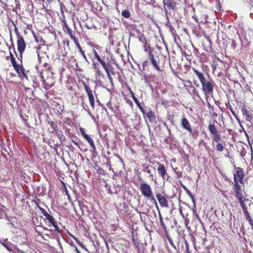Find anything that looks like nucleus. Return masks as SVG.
<instances>
[{"label":"nucleus","mask_w":253,"mask_h":253,"mask_svg":"<svg viewBox=\"0 0 253 253\" xmlns=\"http://www.w3.org/2000/svg\"><path fill=\"white\" fill-rule=\"evenodd\" d=\"M214 85V82L211 80H206L201 84L202 90L206 97L213 93Z\"/></svg>","instance_id":"nucleus-1"},{"label":"nucleus","mask_w":253,"mask_h":253,"mask_svg":"<svg viewBox=\"0 0 253 253\" xmlns=\"http://www.w3.org/2000/svg\"><path fill=\"white\" fill-rule=\"evenodd\" d=\"M208 129L211 134L212 135L211 137L212 139V144H213V142L219 143L221 140V136L218 133L215 126L212 124H210L208 126Z\"/></svg>","instance_id":"nucleus-2"},{"label":"nucleus","mask_w":253,"mask_h":253,"mask_svg":"<svg viewBox=\"0 0 253 253\" xmlns=\"http://www.w3.org/2000/svg\"><path fill=\"white\" fill-rule=\"evenodd\" d=\"M139 189L142 195L145 198H148L153 194L152 189L150 185L146 183H142L139 186Z\"/></svg>","instance_id":"nucleus-3"},{"label":"nucleus","mask_w":253,"mask_h":253,"mask_svg":"<svg viewBox=\"0 0 253 253\" xmlns=\"http://www.w3.org/2000/svg\"><path fill=\"white\" fill-rule=\"evenodd\" d=\"M157 164L158 165V168H157L158 173L162 177L163 180H168L169 176L167 173L164 165L160 163H158Z\"/></svg>","instance_id":"nucleus-4"},{"label":"nucleus","mask_w":253,"mask_h":253,"mask_svg":"<svg viewBox=\"0 0 253 253\" xmlns=\"http://www.w3.org/2000/svg\"><path fill=\"white\" fill-rule=\"evenodd\" d=\"M234 180L235 182L234 189L236 194V197L238 200H241V198H243V196L242 192L241 186L238 183L237 178H236V174L234 175Z\"/></svg>","instance_id":"nucleus-5"},{"label":"nucleus","mask_w":253,"mask_h":253,"mask_svg":"<svg viewBox=\"0 0 253 253\" xmlns=\"http://www.w3.org/2000/svg\"><path fill=\"white\" fill-rule=\"evenodd\" d=\"M148 58L150 60L154 68L157 71H160L161 69L159 65V59L154 57L153 54L150 51H148Z\"/></svg>","instance_id":"nucleus-6"},{"label":"nucleus","mask_w":253,"mask_h":253,"mask_svg":"<svg viewBox=\"0 0 253 253\" xmlns=\"http://www.w3.org/2000/svg\"><path fill=\"white\" fill-rule=\"evenodd\" d=\"M17 49L19 53H23L26 48V42L23 37H20L17 39Z\"/></svg>","instance_id":"nucleus-7"},{"label":"nucleus","mask_w":253,"mask_h":253,"mask_svg":"<svg viewBox=\"0 0 253 253\" xmlns=\"http://www.w3.org/2000/svg\"><path fill=\"white\" fill-rule=\"evenodd\" d=\"M185 89L191 94H196V91L195 88L192 85V83L190 81H187L184 85Z\"/></svg>","instance_id":"nucleus-8"},{"label":"nucleus","mask_w":253,"mask_h":253,"mask_svg":"<svg viewBox=\"0 0 253 253\" xmlns=\"http://www.w3.org/2000/svg\"><path fill=\"white\" fill-rule=\"evenodd\" d=\"M181 125L184 129L188 130L190 133H192V129L191 128L190 123L185 117H183L182 118Z\"/></svg>","instance_id":"nucleus-9"},{"label":"nucleus","mask_w":253,"mask_h":253,"mask_svg":"<svg viewBox=\"0 0 253 253\" xmlns=\"http://www.w3.org/2000/svg\"><path fill=\"white\" fill-rule=\"evenodd\" d=\"M163 2L164 4V8L166 12L167 11L166 6L168 9L172 10H173L175 7V2L173 0H163Z\"/></svg>","instance_id":"nucleus-10"},{"label":"nucleus","mask_w":253,"mask_h":253,"mask_svg":"<svg viewBox=\"0 0 253 253\" xmlns=\"http://www.w3.org/2000/svg\"><path fill=\"white\" fill-rule=\"evenodd\" d=\"M156 197L160 206L162 207H168V204L166 198L159 193L156 194Z\"/></svg>","instance_id":"nucleus-11"},{"label":"nucleus","mask_w":253,"mask_h":253,"mask_svg":"<svg viewBox=\"0 0 253 253\" xmlns=\"http://www.w3.org/2000/svg\"><path fill=\"white\" fill-rule=\"evenodd\" d=\"M105 70L107 75H110L111 74L114 75V68L110 63L106 64L105 62L102 66Z\"/></svg>","instance_id":"nucleus-12"},{"label":"nucleus","mask_w":253,"mask_h":253,"mask_svg":"<svg viewBox=\"0 0 253 253\" xmlns=\"http://www.w3.org/2000/svg\"><path fill=\"white\" fill-rule=\"evenodd\" d=\"M193 70L194 74L196 75V77L200 81L201 84H202L207 80L203 73L200 72L199 71L195 68H193Z\"/></svg>","instance_id":"nucleus-13"},{"label":"nucleus","mask_w":253,"mask_h":253,"mask_svg":"<svg viewBox=\"0 0 253 253\" xmlns=\"http://www.w3.org/2000/svg\"><path fill=\"white\" fill-rule=\"evenodd\" d=\"M64 28L66 29V30L67 31V33L69 34V35L70 36L71 38L74 41L75 43H77V42H78V40L76 38L74 33V31H73L71 29H70L67 25L66 24L65 21H64Z\"/></svg>","instance_id":"nucleus-14"},{"label":"nucleus","mask_w":253,"mask_h":253,"mask_svg":"<svg viewBox=\"0 0 253 253\" xmlns=\"http://www.w3.org/2000/svg\"><path fill=\"white\" fill-rule=\"evenodd\" d=\"M39 209L40 210L42 214L46 217V218L48 220V222H51L53 221V216L49 214L46 210L44 209L39 207Z\"/></svg>","instance_id":"nucleus-15"},{"label":"nucleus","mask_w":253,"mask_h":253,"mask_svg":"<svg viewBox=\"0 0 253 253\" xmlns=\"http://www.w3.org/2000/svg\"><path fill=\"white\" fill-rule=\"evenodd\" d=\"M13 68L16 73L19 75V77H21V73L23 72H24V71L25 70L22 63L21 64H17L16 66L13 67Z\"/></svg>","instance_id":"nucleus-16"},{"label":"nucleus","mask_w":253,"mask_h":253,"mask_svg":"<svg viewBox=\"0 0 253 253\" xmlns=\"http://www.w3.org/2000/svg\"><path fill=\"white\" fill-rule=\"evenodd\" d=\"M43 66L44 68V69L43 70V71H42L40 73V77L43 81V82L45 81V78L44 76V73L45 72H47V70L50 68L49 65L47 63H44Z\"/></svg>","instance_id":"nucleus-17"},{"label":"nucleus","mask_w":253,"mask_h":253,"mask_svg":"<svg viewBox=\"0 0 253 253\" xmlns=\"http://www.w3.org/2000/svg\"><path fill=\"white\" fill-rule=\"evenodd\" d=\"M6 241H7V239H4V242H2L0 240V244L2 245L8 251L10 252H12L13 250L10 246V245H11L12 244L9 242L8 243H5V242Z\"/></svg>","instance_id":"nucleus-18"},{"label":"nucleus","mask_w":253,"mask_h":253,"mask_svg":"<svg viewBox=\"0 0 253 253\" xmlns=\"http://www.w3.org/2000/svg\"><path fill=\"white\" fill-rule=\"evenodd\" d=\"M243 115L246 116L247 117V120L249 121H251L253 119V114L247 110L246 109L244 108L243 109Z\"/></svg>","instance_id":"nucleus-19"},{"label":"nucleus","mask_w":253,"mask_h":253,"mask_svg":"<svg viewBox=\"0 0 253 253\" xmlns=\"http://www.w3.org/2000/svg\"><path fill=\"white\" fill-rule=\"evenodd\" d=\"M239 179V181L242 183L243 181L244 172L241 168H238L237 171V174L236 175Z\"/></svg>","instance_id":"nucleus-20"},{"label":"nucleus","mask_w":253,"mask_h":253,"mask_svg":"<svg viewBox=\"0 0 253 253\" xmlns=\"http://www.w3.org/2000/svg\"><path fill=\"white\" fill-rule=\"evenodd\" d=\"M146 116L150 122H152L155 119L154 113L150 109H149V110L146 113Z\"/></svg>","instance_id":"nucleus-21"},{"label":"nucleus","mask_w":253,"mask_h":253,"mask_svg":"<svg viewBox=\"0 0 253 253\" xmlns=\"http://www.w3.org/2000/svg\"><path fill=\"white\" fill-rule=\"evenodd\" d=\"M90 104L93 109L94 108V99L92 92L87 94Z\"/></svg>","instance_id":"nucleus-22"},{"label":"nucleus","mask_w":253,"mask_h":253,"mask_svg":"<svg viewBox=\"0 0 253 253\" xmlns=\"http://www.w3.org/2000/svg\"><path fill=\"white\" fill-rule=\"evenodd\" d=\"M92 66L94 68V70L96 75L98 76H101V72L99 69V65L98 64L93 63Z\"/></svg>","instance_id":"nucleus-23"},{"label":"nucleus","mask_w":253,"mask_h":253,"mask_svg":"<svg viewBox=\"0 0 253 253\" xmlns=\"http://www.w3.org/2000/svg\"><path fill=\"white\" fill-rule=\"evenodd\" d=\"M144 170L149 174V176L150 177L151 180L153 181H156V178L151 172V170L149 169L148 167H145L144 169Z\"/></svg>","instance_id":"nucleus-24"},{"label":"nucleus","mask_w":253,"mask_h":253,"mask_svg":"<svg viewBox=\"0 0 253 253\" xmlns=\"http://www.w3.org/2000/svg\"><path fill=\"white\" fill-rule=\"evenodd\" d=\"M199 18V23H205L207 22L208 16L205 14H201Z\"/></svg>","instance_id":"nucleus-25"},{"label":"nucleus","mask_w":253,"mask_h":253,"mask_svg":"<svg viewBox=\"0 0 253 253\" xmlns=\"http://www.w3.org/2000/svg\"><path fill=\"white\" fill-rule=\"evenodd\" d=\"M59 3L60 4V11H61V16H60V19L61 22V24L63 26V3L60 1V0H58Z\"/></svg>","instance_id":"nucleus-26"},{"label":"nucleus","mask_w":253,"mask_h":253,"mask_svg":"<svg viewBox=\"0 0 253 253\" xmlns=\"http://www.w3.org/2000/svg\"><path fill=\"white\" fill-rule=\"evenodd\" d=\"M75 44H76L77 46L78 47V48L79 49V50L80 53L81 54V55L83 56V58L85 60V61H87V60L86 57L84 54V51L83 50L81 46H80L79 42H77V43Z\"/></svg>","instance_id":"nucleus-27"},{"label":"nucleus","mask_w":253,"mask_h":253,"mask_svg":"<svg viewBox=\"0 0 253 253\" xmlns=\"http://www.w3.org/2000/svg\"><path fill=\"white\" fill-rule=\"evenodd\" d=\"M80 129L83 136L84 137V139H85L87 141V142L90 141L89 140L91 139V137H89L87 134H86V133L85 132L83 128H80Z\"/></svg>","instance_id":"nucleus-28"},{"label":"nucleus","mask_w":253,"mask_h":253,"mask_svg":"<svg viewBox=\"0 0 253 253\" xmlns=\"http://www.w3.org/2000/svg\"><path fill=\"white\" fill-rule=\"evenodd\" d=\"M183 188L185 190L187 194L189 195V196L191 198V199L192 200V202L195 203V199L194 196L192 195V194L191 193V192L187 188V187L185 186L182 185Z\"/></svg>","instance_id":"nucleus-29"},{"label":"nucleus","mask_w":253,"mask_h":253,"mask_svg":"<svg viewBox=\"0 0 253 253\" xmlns=\"http://www.w3.org/2000/svg\"><path fill=\"white\" fill-rule=\"evenodd\" d=\"M159 219H160V224H161V226L162 227L163 229L166 231L167 230V226L166 225H165L164 221H163V217L161 215V214L160 213V211H159Z\"/></svg>","instance_id":"nucleus-30"},{"label":"nucleus","mask_w":253,"mask_h":253,"mask_svg":"<svg viewBox=\"0 0 253 253\" xmlns=\"http://www.w3.org/2000/svg\"><path fill=\"white\" fill-rule=\"evenodd\" d=\"M147 199L149 200L152 203L154 204L157 207V208L158 209L157 203L155 197H154L153 194L149 196L148 198H147Z\"/></svg>","instance_id":"nucleus-31"},{"label":"nucleus","mask_w":253,"mask_h":253,"mask_svg":"<svg viewBox=\"0 0 253 253\" xmlns=\"http://www.w3.org/2000/svg\"><path fill=\"white\" fill-rule=\"evenodd\" d=\"M239 201V203L240 204V205L242 207V209L243 210L247 209V208L246 207L247 204L245 202V201H243V198H241V200H238Z\"/></svg>","instance_id":"nucleus-32"},{"label":"nucleus","mask_w":253,"mask_h":253,"mask_svg":"<svg viewBox=\"0 0 253 253\" xmlns=\"http://www.w3.org/2000/svg\"><path fill=\"white\" fill-rule=\"evenodd\" d=\"M122 15L124 17L126 18H129L130 17L129 12L128 11V10H126V9H125L122 11Z\"/></svg>","instance_id":"nucleus-33"},{"label":"nucleus","mask_w":253,"mask_h":253,"mask_svg":"<svg viewBox=\"0 0 253 253\" xmlns=\"http://www.w3.org/2000/svg\"><path fill=\"white\" fill-rule=\"evenodd\" d=\"M13 25L14 26V32L15 33V34L17 36V39L20 38V37H23L20 34L18 28L16 27V26L13 24Z\"/></svg>","instance_id":"nucleus-34"},{"label":"nucleus","mask_w":253,"mask_h":253,"mask_svg":"<svg viewBox=\"0 0 253 253\" xmlns=\"http://www.w3.org/2000/svg\"><path fill=\"white\" fill-rule=\"evenodd\" d=\"M216 149L217 150L221 152L223 150L224 147L222 143H217V144L216 145Z\"/></svg>","instance_id":"nucleus-35"},{"label":"nucleus","mask_w":253,"mask_h":253,"mask_svg":"<svg viewBox=\"0 0 253 253\" xmlns=\"http://www.w3.org/2000/svg\"><path fill=\"white\" fill-rule=\"evenodd\" d=\"M167 239L168 240L169 243H170V244L172 246V247L175 249V250H176V246L174 245L173 241H172V239L170 238V236H169V235H167Z\"/></svg>","instance_id":"nucleus-36"},{"label":"nucleus","mask_w":253,"mask_h":253,"mask_svg":"<svg viewBox=\"0 0 253 253\" xmlns=\"http://www.w3.org/2000/svg\"><path fill=\"white\" fill-rule=\"evenodd\" d=\"M10 61H11V64L13 66V67L14 66H16V65H17V63L16 61V59H15V58L14 57V56H12L11 57H10Z\"/></svg>","instance_id":"nucleus-37"},{"label":"nucleus","mask_w":253,"mask_h":253,"mask_svg":"<svg viewBox=\"0 0 253 253\" xmlns=\"http://www.w3.org/2000/svg\"><path fill=\"white\" fill-rule=\"evenodd\" d=\"M64 193H65V195H67V198L68 199V200L70 202H72V201L71 200V198L70 196L69 195L68 192L67 190L66 187L65 186V185L64 184Z\"/></svg>","instance_id":"nucleus-38"},{"label":"nucleus","mask_w":253,"mask_h":253,"mask_svg":"<svg viewBox=\"0 0 253 253\" xmlns=\"http://www.w3.org/2000/svg\"><path fill=\"white\" fill-rule=\"evenodd\" d=\"M10 41L11 42V45L12 46L13 51L14 53H16V51H15V47H14V44L13 43L12 37V34H11V32H10Z\"/></svg>","instance_id":"nucleus-39"},{"label":"nucleus","mask_w":253,"mask_h":253,"mask_svg":"<svg viewBox=\"0 0 253 253\" xmlns=\"http://www.w3.org/2000/svg\"><path fill=\"white\" fill-rule=\"evenodd\" d=\"M96 59L97 60V61L101 64V65L102 66L105 62L103 61L100 57L99 55H96L95 57Z\"/></svg>","instance_id":"nucleus-40"},{"label":"nucleus","mask_w":253,"mask_h":253,"mask_svg":"<svg viewBox=\"0 0 253 253\" xmlns=\"http://www.w3.org/2000/svg\"><path fill=\"white\" fill-rule=\"evenodd\" d=\"M96 59L97 60V61L101 64V65L102 66L105 62L103 61L100 57L99 55H96L95 57Z\"/></svg>","instance_id":"nucleus-41"},{"label":"nucleus","mask_w":253,"mask_h":253,"mask_svg":"<svg viewBox=\"0 0 253 253\" xmlns=\"http://www.w3.org/2000/svg\"><path fill=\"white\" fill-rule=\"evenodd\" d=\"M137 107L139 108V109L141 110V112L143 114H145V111L143 108V107L141 106V104L139 103V101L137 102V103H136Z\"/></svg>","instance_id":"nucleus-42"},{"label":"nucleus","mask_w":253,"mask_h":253,"mask_svg":"<svg viewBox=\"0 0 253 253\" xmlns=\"http://www.w3.org/2000/svg\"><path fill=\"white\" fill-rule=\"evenodd\" d=\"M15 54L16 55L18 60L20 61L21 63H22V58H23V55H22L23 53H19V55H18L17 53L16 52V53H15Z\"/></svg>","instance_id":"nucleus-43"},{"label":"nucleus","mask_w":253,"mask_h":253,"mask_svg":"<svg viewBox=\"0 0 253 253\" xmlns=\"http://www.w3.org/2000/svg\"><path fill=\"white\" fill-rule=\"evenodd\" d=\"M90 141H89L88 142V143L90 144V146L91 147V148H92V149L93 150H95V145L94 144V142L92 140V139H91V140H89Z\"/></svg>","instance_id":"nucleus-44"},{"label":"nucleus","mask_w":253,"mask_h":253,"mask_svg":"<svg viewBox=\"0 0 253 253\" xmlns=\"http://www.w3.org/2000/svg\"><path fill=\"white\" fill-rule=\"evenodd\" d=\"M90 141H89L88 142V143L90 144V146L91 147V148H92V149L93 150H95V145L94 144V142L92 140V139H91V140H89Z\"/></svg>","instance_id":"nucleus-45"},{"label":"nucleus","mask_w":253,"mask_h":253,"mask_svg":"<svg viewBox=\"0 0 253 253\" xmlns=\"http://www.w3.org/2000/svg\"><path fill=\"white\" fill-rule=\"evenodd\" d=\"M107 106L110 109L112 112L114 111V108L112 106V103L109 101L106 104Z\"/></svg>","instance_id":"nucleus-46"},{"label":"nucleus","mask_w":253,"mask_h":253,"mask_svg":"<svg viewBox=\"0 0 253 253\" xmlns=\"http://www.w3.org/2000/svg\"><path fill=\"white\" fill-rule=\"evenodd\" d=\"M243 211H244V214H245L247 219H248L250 218V217H251L250 216V214L247 211V209L243 210Z\"/></svg>","instance_id":"nucleus-47"},{"label":"nucleus","mask_w":253,"mask_h":253,"mask_svg":"<svg viewBox=\"0 0 253 253\" xmlns=\"http://www.w3.org/2000/svg\"><path fill=\"white\" fill-rule=\"evenodd\" d=\"M59 50H61V51H62V49H60L59 48L58 49V53H57V55L56 56L58 57V58H59V60H61L62 61V62L63 63V59H61V57L62 56H63V55H60L59 54Z\"/></svg>","instance_id":"nucleus-48"},{"label":"nucleus","mask_w":253,"mask_h":253,"mask_svg":"<svg viewBox=\"0 0 253 253\" xmlns=\"http://www.w3.org/2000/svg\"><path fill=\"white\" fill-rule=\"evenodd\" d=\"M84 86L85 90L86 91L87 94L89 93L90 92H92V91L90 89V88L88 86V85H87L86 84H84Z\"/></svg>","instance_id":"nucleus-49"},{"label":"nucleus","mask_w":253,"mask_h":253,"mask_svg":"<svg viewBox=\"0 0 253 253\" xmlns=\"http://www.w3.org/2000/svg\"><path fill=\"white\" fill-rule=\"evenodd\" d=\"M84 86L85 90L86 91L87 94L89 93L90 92H92V91L90 89V88L88 86V85H87L86 84H84Z\"/></svg>","instance_id":"nucleus-50"},{"label":"nucleus","mask_w":253,"mask_h":253,"mask_svg":"<svg viewBox=\"0 0 253 253\" xmlns=\"http://www.w3.org/2000/svg\"><path fill=\"white\" fill-rule=\"evenodd\" d=\"M4 218L6 219V220H7L9 222H10L11 221V219H16V217L15 216H13V217H8L6 214H4Z\"/></svg>","instance_id":"nucleus-51"},{"label":"nucleus","mask_w":253,"mask_h":253,"mask_svg":"<svg viewBox=\"0 0 253 253\" xmlns=\"http://www.w3.org/2000/svg\"><path fill=\"white\" fill-rule=\"evenodd\" d=\"M54 228L57 226V222L55 221V219L54 218V217H53V221L51 222H49Z\"/></svg>","instance_id":"nucleus-52"},{"label":"nucleus","mask_w":253,"mask_h":253,"mask_svg":"<svg viewBox=\"0 0 253 253\" xmlns=\"http://www.w3.org/2000/svg\"><path fill=\"white\" fill-rule=\"evenodd\" d=\"M54 228L57 226V222L55 221V219L54 218V217H53V221L51 222H49Z\"/></svg>","instance_id":"nucleus-53"},{"label":"nucleus","mask_w":253,"mask_h":253,"mask_svg":"<svg viewBox=\"0 0 253 253\" xmlns=\"http://www.w3.org/2000/svg\"><path fill=\"white\" fill-rule=\"evenodd\" d=\"M22 76H23L24 78H25L26 79L28 80V76L27 75V73H26V70H25L24 71V72H22L21 73V77Z\"/></svg>","instance_id":"nucleus-54"},{"label":"nucleus","mask_w":253,"mask_h":253,"mask_svg":"<svg viewBox=\"0 0 253 253\" xmlns=\"http://www.w3.org/2000/svg\"><path fill=\"white\" fill-rule=\"evenodd\" d=\"M33 87H34L35 88H36V87H38L39 84L37 82V81H36V79H33Z\"/></svg>","instance_id":"nucleus-55"},{"label":"nucleus","mask_w":253,"mask_h":253,"mask_svg":"<svg viewBox=\"0 0 253 253\" xmlns=\"http://www.w3.org/2000/svg\"><path fill=\"white\" fill-rule=\"evenodd\" d=\"M55 230L58 233L61 234V236L63 238V235H62V233L61 232V231L60 230L59 227L57 225L55 227Z\"/></svg>","instance_id":"nucleus-56"},{"label":"nucleus","mask_w":253,"mask_h":253,"mask_svg":"<svg viewBox=\"0 0 253 253\" xmlns=\"http://www.w3.org/2000/svg\"><path fill=\"white\" fill-rule=\"evenodd\" d=\"M243 201H245V202L246 204H249V205H250L252 203L250 200H249V199H247V198H244V197H243Z\"/></svg>","instance_id":"nucleus-57"},{"label":"nucleus","mask_w":253,"mask_h":253,"mask_svg":"<svg viewBox=\"0 0 253 253\" xmlns=\"http://www.w3.org/2000/svg\"><path fill=\"white\" fill-rule=\"evenodd\" d=\"M82 105H83V107L84 109H85V110H86L88 112V113L90 115V116H92V114L89 112V111L86 109V107H87V106L86 104H85L84 103H82Z\"/></svg>","instance_id":"nucleus-58"},{"label":"nucleus","mask_w":253,"mask_h":253,"mask_svg":"<svg viewBox=\"0 0 253 253\" xmlns=\"http://www.w3.org/2000/svg\"><path fill=\"white\" fill-rule=\"evenodd\" d=\"M192 18L197 23H199V18L196 15H193Z\"/></svg>","instance_id":"nucleus-59"},{"label":"nucleus","mask_w":253,"mask_h":253,"mask_svg":"<svg viewBox=\"0 0 253 253\" xmlns=\"http://www.w3.org/2000/svg\"><path fill=\"white\" fill-rule=\"evenodd\" d=\"M107 76L108 78L109 79L110 83L112 84H113V78H112V77L111 76V74L110 75H107Z\"/></svg>","instance_id":"nucleus-60"},{"label":"nucleus","mask_w":253,"mask_h":253,"mask_svg":"<svg viewBox=\"0 0 253 253\" xmlns=\"http://www.w3.org/2000/svg\"><path fill=\"white\" fill-rule=\"evenodd\" d=\"M245 89L246 91H250L252 93H253L251 89V86L248 84H246L245 86Z\"/></svg>","instance_id":"nucleus-61"},{"label":"nucleus","mask_w":253,"mask_h":253,"mask_svg":"<svg viewBox=\"0 0 253 253\" xmlns=\"http://www.w3.org/2000/svg\"><path fill=\"white\" fill-rule=\"evenodd\" d=\"M143 80L146 84H148L149 83L148 78L146 76H143Z\"/></svg>","instance_id":"nucleus-62"},{"label":"nucleus","mask_w":253,"mask_h":253,"mask_svg":"<svg viewBox=\"0 0 253 253\" xmlns=\"http://www.w3.org/2000/svg\"><path fill=\"white\" fill-rule=\"evenodd\" d=\"M248 220L253 228V220L252 219L251 217H250V218L248 219Z\"/></svg>","instance_id":"nucleus-63"},{"label":"nucleus","mask_w":253,"mask_h":253,"mask_svg":"<svg viewBox=\"0 0 253 253\" xmlns=\"http://www.w3.org/2000/svg\"><path fill=\"white\" fill-rule=\"evenodd\" d=\"M132 98L133 101H134V102L135 103H137V102H138V100L136 97H135L134 95H133V96H132Z\"/></svg>","instance_id":"nucleus-64"}]
</instances>
